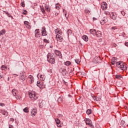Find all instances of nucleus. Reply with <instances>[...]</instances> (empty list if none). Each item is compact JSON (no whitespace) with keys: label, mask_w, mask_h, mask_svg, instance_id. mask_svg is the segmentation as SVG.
Returning <instances> with one entry per match:
<instances>
[{"label":"nucleus","mask_w":128,"mask_h":128,"mask_svg":"<svg viewBox=\"0 0 128 128\" xmlns=\"http://www.w3.org/2000/svg\"><path fill=\"white\" fill-rule=\"evenodd\" d=\"M56 57L54 54L48 53L47 55V60L51 64H56Z\"/></svg>","instance_id":"nucleus-1"},{"label":"nucleus","mask_w":128,"mask_h":128,"mask_svg":"<svg viewBox=\"0 0 128 128\" xmlns=\"http://www.w3.org/2000/svg\"><path fill=\"white\" fill-rule=\"evenodd\" d=\"M28 95L30 98H32V100H36L38 98V96L36 95V92L34 91H29Z\"/></svg>","instance_id":"nucleus-2"},{"label":"nucleus","mask_w":128,"mask_h":128,"mask_svg":"<svg viewBox=\"0 0 128 128\" xmlns=\"http://www.w3.org/2000/svg\"><path fill=\"white\" fill-rule=\"evenodd\" d=\"M86 124H88L90 127L92 128H94V126L92 125V120L88 118H86L84 120Z\"/></svg>","instance_id":"nucleus-3"},{"label":"nucleus","mask_w":128,"mask_h":128,"mask_svg":"<svg viewBox=\"0 0 128 128\" xmlns=\"http://www.w3.org/2000/svg\"><path fill=\"white\" fill-rule=\"evenodd\" d=\"M42 36H48V32H46V28L43 26L41 30Z\"/></svg>","instance_id":"nucleus-4"},{"label":"nucleus","mask_w":128,"mask_h":128,"mask_svg":"<svg viewBox=\"0 0 128 128\" xmlns=\"http://www.w3.org/2000/svg\"><path fill=\"white\" fill-rule=\"evenodd\" d=\"M20 79L22 80H26V72H20Z\"/></svg>","instance_id":"nucleus-5"},{"label":"nucleus","mask_w":128,"mask_h":128,"mask_svg":"<svg viewBox=\"0 0 128 128\" xmlns=\"http://www.w3.org/2000/svg\"><path fill=\"white\" fill-rule=\"evenodd\" d=\"M54 52L56 56H59L60 58H62V52H60V50H54Z\"/></svg>","instance_id":"nucleus-6"},{"label":"nucleus","mask_w":128,"mask_h":128,"mask_svg":"<svg viewBox=\"0 0 128 128\" xmlns=\"http://www.w3.org/2000/svg\"><path fill=\"white\" fill-rule=\"evenodd\" d=\"M120 68L122 70H126V66L123 62H121V65Z\"/></svg>","instance_id":"nucleus-7"},{"label":"nucleus","mask_w":128,"mask_h":128,"mask_svg":"<svg viewBox=\"0 0 128 128\" xmlns=\"http://www.w3.org/2000/svg\"><path fill=\"white\" fill-rule=\"evenodd\" d=\"M92 98L94 100H96V102H100L102 100V98H96V96H94V95L92 94H91Z\"/></svg>","instance_id":"nucleus-8"},{"label":"nucleus","mask_w":128,"mask_h":128,"mask_svg":"<svg viewBox=\"0 0 128 128\" xmlns=\"http://www.w3.org/2000/svg\"><path fill=\"white\" fill-rule=\"evenodd\" d=\"M36 38H40V29H36L34 31Z\"/></svg>","instance_id":"nucleus-9"},{"label":"nucleus","mask_w":128,"mask_h":128,"mask_svg":"<svg viewBox=\"0 0 128 128\" xmlns=\"http://www.w3.org/2000/svg\"><path fill=\"white\" fill-rule=\"evenodd\" d=\"M37 112H38V110H36V108H33L31 110V116H34L36 114Z\"/></svg>","instance_id":"nucleus-10"},{"label":"nucleus","mask_w":128,"mask_h":128,"mask_svg":"<svg viewBox=\"0 0 128 128\" xmlns=\"http://www.w3.org/2000/svg\"><path fill=\"white\" fill-rule=\"evenodd\" d=\"M95 34L98 38H102V32L100 30L96 31V32H95Z\"/></svg>","instance_id":"nucleus-11"},{"label":"nucleus","mask_w":128,"mask_h":128,"mask_svg":"<svg viewBox=\"0 0 128 128\" xmlns=\"http://www.w3.org/2000/svg\"><path fill=\"white\" fill-rule=\"evenodd\" d=\"M106 6H108V4L106 2H103L101 4V6L102 8V10H106L108 8V7H106Z\"/></svg>","instance_id":"nucleus-12"},{"label":"nucleus","mask_w":128,"mask_h":128,"mask_svg":"<svg viewBox=\"0 0 128 128\" xmlns=\"http://www.w3.org/2000/svg\"><path fill=\"white\" fill-rule=\"evenodd\" d=\"M60 70L63 76H66V68H61Z\"/></svg>","instance_id":"nucleus-13"},{"label":"nucleus","mask_w":128,"mask_h":128,"mask_svg":"<svg viewBox=\"0 0 128 128\" xmlns=\"http://www.w3.org/2000/svg\"><path fill=\"white\" fill-rule=\"evenodd\" d=\"M24 24H25L26 26V27L27 28H28V30H30L31 26L30 25V23L28 21H24Z\"/></svg>","instance_id":"nucleus-14"},{"label":"nucleus","mask_w":128,"mask_h":128,"mask_svg":"<svg viewBox=\"0 0 128 128\" xmlns=\"http://www.w3.org/2000/svg\"><path fill=\"white\" fill-rule=\"evenodd\" d=\"M56 122L57 124V126H58V128H62V125L60 124V119L56 118Z\"/></svg>","instance_id":"nucleus-15"},{"label":"nucleus","mask_w":128,"mask_h":128,"mask_svg":"<svg viewBox=\"0 0 128 128\" xmlns=\"http://www.w3.org/2000/svg\"><path fill=\"white\" fill-rule=\"evenodd\" d=\"M38 104H39V108H42L44 107V104H42V100L39 99L38 100Z\"/></svg>","instance_id":"nucleus-16"},{"label":"nucleus","mask_w":128,"mask_h":128,"mask_svg":"<svg viewBox=\"0 0 128 128\" xmlns=\"http://www.w3.org/2000/svg\"><path fill=\"white\" fill-rule=\"evenodd\" d=\"M12 94H13L14 96H17L18 94V90L16 89H13L12 90Z\"/></svg>","instance_id":"nucleus-17"},{"label":"nucleus","mask_w":128,"mask_h":128,"mask_svg":"<svg viewBox=\"0 0 128 128\" xmlns=\"http://www.w3.org/2000/svg\"><path fill=\"white\" fill-rule=\"evenodd\" d=\"M28 78H29V80L30 82V84H32L34 82V76L32 75H30L28 76Z\"/></svg>","instance_id":"nucleus-18"},{"label":"nucleus","mask_w":128,"mask_h":128,"mask_svg":"<svg viewBox=\"0 0 128 128\" xmlns=\"http://www.w3.org/2000/svg\"><path fill=\"white\" fill-rule=\"evenodd\" d=\"M2 114L4 116H8V113L6 110H2Z\"/></svg>","instance_id":"nucleus-19"},{"label":"nucleus","mask_w":128,"mask_h":128,"mask_svg":"<svg viewBox=\"0 0 128 128\" xmlns=\"http://www.w3.org/2000/svg\"><path fill=\"white\" fill-rule=\"evenodd\" d=\"M82 38L84 40V42H88V37L86 35H84L82 36Z\"/></svg>","instance_id":"nucleus-20"},{"label":"nucleus","mask_w":128,"mask_h":128,"mask_svg":"<svg viewBox=\"0 0 128 128\" xmlns=\"http://www.w3.org/2000/svg\"><path fill=\"white\" fill-rule=\"evenodd\" d=\"M96 30L94 29H90V32L91 34H96Z\"/></svg>","instance_id":"nucleus-21"},{"label":"nucleus","mask_w":128,"mask_h":128,"mask_svg":"<svg viewBox=\"0 0 128 128\" xmlns=\"http://www.w3.org/2000/svg\"><path fill=\"white\" fill-rule=\"evenodd\" d=\"M92 110L90 109H88L86 111V114H88V116H90V114H92Z\"/></svg>","instance_id":"nucleus-22"},{"label":"nucleus","mask_w":128,"mask_h":128,"mask_svg":"<svg viewBox=\"0 0 128 128\" xmlns=\"http://www.w3.org/2000/svg\"><path fill=\"white\" fill-rule=\"evenodd\" d=\"M64 64L65 66H70V64H72V62L70 61H66V62H64Z\"/></svg>","instance_id":"nucleus-23"},{"label":"nucleus","mask_w":128,"mask_h":128,"mask_svg":"<svg viewBox=\"0 0 128 128\" xmlns=\"http://www.w3.org/2000/svg\"><path fill=\"white\" fill-rule=\"evenodd\" d=\"M116 59L115 58H112V64H116Z\"/></svg>","instance_id":"nucleus-24"},{"label":"nucleus","mask_w":128,"mask_h":128,"mask_svg":"<svg viewBox=\"0 0 128 128\" xmlns=\"http://www.w3.org/2000/svg\"><path fill=\"white\" fill-rule=\"evenodd\" d=\"M56 10H60V8L61 6H60V4L57 3V4H56Z\"/></svg>","instance_id":"nucleus-25"},{"label":"nucleus","mask_w":128,"mask_h":128,"mask_svg":"<svg viewBox=\"0 0 128 128\" xmlns=\"http://www.w3.org/2000/svg\"><path fill=\"white\" fill-rule=\"evenodd\" d=\"M4 34H6V30L4 29H3L0 32V36H4Z\"/></svg>","instance_id":"nucleus-26"},{"label":"nucleus","mask_w":128,"mask_h":128,"mask_svg":"<svg viewBox=\"0 0 128 128\" xmlns=\"http://www.w3.org/2000/svg\"><path fill=\"white\" fill-rule=\"evenodd\" d=\"M122 78V75H118V74H116V78L117 80H120V78Z\"/></svg>","instance_id":"nucleus-27"},{"label":"nucleus","mask_w":128,"mask_h":128,"mask_svg":"<svg viewBox=\"0 0 128 128\" xmlns=\"http://www.w3.org/2000/svg\"><path fill=\"white\" fill-rule=\"evenodd\" d=\"M56 36V38H58L60 40V42H62V36L57 34Z\"/></svg>","instance_id":"nucleus-28"},{"label":"nucleus","mask_w":128,"mask_h":128,"mask_svg":"<svg viewBox=\"0 0 128 128\" xmlns=\"http://www.w3.org/2000/svg\"><path fill=\"white\" fill-rule=\"evenodd\" d=\"M58 102H62V96H59Z\"/></svg>","instance_id":"nucleus-29"},{"label":"nucleus","mask_w":128,"mask_h":128,"mask_svg":"<svg viewBox=\"0 0 128 128\" xmlns=\"http://www.w3.org/2000/svg\"><path fill=\"white\" fill-rule=\"evenodd\" d=\"M40 78H41V80H46V76L44 75H40Z\"/></svg>","instance_id":"nucleus-30"},{"label":"nucleus","mask_w":128,"mask_h":128,"mask_svg":"<svg viewBox=\"0 0 128 128\" xmlns=\"http://www.w3.org/2000/svg\"><path fill=\"white\" fill-rule=\"evenodd\" d=\"M24 112H28V108L26 107L23 110Z\"/></svg>","instance_id":"nucleus-31"},{"label":"nucleus","mask_w":128,"mask_h":128,"mask_svg":"<svg viewBox=\"0 0 128 128\" xmlns=\"http://www.w3.org/2000/svg\"><path fill=\"white\" fill-rule=\"evenodd\" d=\"M55 32L56 34H62V32L58 28L55 30Z\"/></svg>","instance_id":"nucleus-32"},{"label":"nucleus","mask_w":128,"mask_h":128,"mask_svg":"<svg viewBox=\"0 0 128 128\" xmlns=\"http://www.w3.org/2000/svg\"><path fill=\"white\" fill-rule=\"evenodd\" d=\"M16 100H20L22 98V96L18 95V94H17V95L16 96Z\"/></svg>","instance_id":"nucleus-33"},{"label":"nucleus","mask_w":128,"mask_h":128,"mask_svg":"<svg viewBox=\"0 0 128 128\" xmlns=\"http://www.w3.org/2000/svg\"><path fill=\"white\" fill-rule=\"evenodd\" d=\"M22 14H25V15L28 14V11L26 10H23Z\"/></svg>","instance_id":"nucleus-34"},{"label":"nucleus","mask_w":128,"mask_h":128,"mask_svg":"<svg viewBox=\"0 0 128 128\" xmlns=\"http://www.w3.org/2000/svg\"><path fill=\"white\" fill-rule=\"evenodd\" d=\"M45 10L46 12H50V6H48L46 8H45Z\"/></svg>","instance_id":"nucleus-35"},{"label":"nucleus","mask_w":128,"mask_h":128,"mask_svg":"<svg viewBox=\"0 0 128 128\" xmlns=\"http://www.w3.org/2000/svg\"><path fill=\"white\" fill-rule=\"evenodd\" d=\"M111 18L112 20H116V16L114 14H112V16H111Z\"/></svg>","instance_id":"nucleus-36"},{"label":"nucleus","mask_w":128,"mask_h":128,"mask_svg":"<svg viewBox=\"0 0 128 128\" xmlns=\"http://www.w3.org/2000/svg\"><path fill=\"white\" fill-rule=\"evenodd\" d=\"M116 66H118V68H120V65L122 64V62H116Z\"/></svg>","instance_id":"nucleus-37"},{"label":"nucleus","mask_w":128,"mask_h":128,"mask_svg":"<svg viewBox=\"0 0 128 128\" xmlns=\"http://www.w3.org/2000/svg\"><path fill=\"white\" fill-rule=\"evenodd\" d=\"M43 41L44 42H46V44H50V40H48L47 39L44 38V39Z\"/></svg>","instance_id":"nucleus-38"},{"label":"nucleus","mask_w":128,"mask_h":128,"mask_svg":"<svg viewBox=\"0 0 128 128\" xmlns=\"http://www.w3.org/2000/svg\"><path fill=\"white\" fill-rule=\"evenodd\" d=\"M74 61L76 62V64H78L80 62V59H76Z\"/></svg>","instance_id":"nucleus-39"},{"label":"nucleus","mask_w":128,"mask_h":128,"mask_svg":"<svg viewBox=\"0 0 128 128\" xmlns=\"http://www.w3.org/2000/svg\"><path fill=\"white\" fill-rule=\"evenodd\" d=\"M67 34L68 36L72 34V30H68V31L67 32Z\"/></svg>","instance_id":"nucleus-40"},{"label":"nucleus","mask_w":128,"mask_h":128,"mask_svg":"<svg viewBox=\"0 0 128 128\" xmlns=\"http://www.w3.org/2000/svg\"><path fill=\"white\" fill-rule=\"evenodd\" d=\"M125 121L124 120H122L120 122V124L121 126H124V124H125Z\"/></svg>","instance_id":"nucleus-41"},{"label":"nucleus","mask_w":128,"mask_h":128,"mask_svg":"<svg viewBox=\"0 0 128 128\" xmlns=\"http://www.w3.org/2000/svg\"><path fill=\"white\" fill-rule=\"evenodd\" d=\"M104 19L102 20V22H104L102 23V24H105V22H108V20L106 19V18H104Z\"/></svg>","instance_id":"nucleus-42"},{"label":"nucleus","mask_w":128,"mask_h":128,"mask_svg":"<svg viewBox=\"0 0 128 128\" xmlns=\"http://www.w3.org/2000/svg\"><path fill=\"white\" fill-rule=\"evenodd\" d=\"M121 14H122V16H124L126 14V12L124 11H122Z\"/></svg>","instance_id":"nucleus-43"},{"label":"nucleus","mask_w":128,"mask_h":128,"mask_svg":"<svg viewBox=\"0 0 128 128\" xmlns=\"http://www.w3.org/2000/svg\"><path fill=\"white\" fill-rule=\"evenodd\" d=\"M4 103H0V106H4Z\"/></svg>","instance_id":"nucleus-44"},{"label":"nucleus","mask_w":128,"mask_h":128,"mask_svg":"<svg viewBox=\"0 0 128 128\" xmlns=\"http://www.w3.org/2000/svg\"><path fill=\"white\" fill-rule=\"evenodd\" d=\"M48 6H48V4H44V8H47Z\"/></svg>","instance_id":"nucleus-45"},{"label":"nucleus","mask_w":128,"mask_h":128,"mask_svg":"<svg viewBox=\"0 0 128 128\" xmlns=\"http://www.w3.org/2000/svg\"><path fill=\"white\" fill-rule=\"evenodd\" d=\"M22 8H24L26 6V4L24 3L22 4Z\"/></svg>","instance_id":"nucleus-46"},{"label":"nucleus","mask_w":128,"mask_h":128,"mask_svg":"<svg viewBox=\"0 0 128 128\" xmlns=\"http://www.w3.org/2000/svg\"><path fill=\"white\" fill-rule=\"evenodd\" d=\"M112 30H116V26H113L112 27Z\"/></svg>","instance_id":"nucleus-47"},{"label":"nucleus","mask_w":128,"mask_h":128,"mask_svg":"<svg viewBox=\"0 0 128 128\" xmlns=\"http://www.w3.org/2000/svg\"><path fill=\"white\" fill-rule=\"evenodd\" d=\"M2 70H4V68H6L4 66H2Z\"/></svg>","instance_id":"nucleus-48"},{"label":"nucleus","mask_w":128,"mask_h":128,"mask_svg":"<svg viewBox=\"0 0 128 128\" xmlns=\"http://www.w3.org/2000/svg\"><path fill=\"white\" fill-rule=\"evenodd\" d=\"M40 82H37V86H40Z\"/></svg>","instance_id":"nucleus-49"},{"label":"nucleus","mask_w":128,"mask_h":128,"mask_svg":"<svg viewBox=\"0 0 128 128\" xmlns=\"http://www.w3.org/2000/svg\"><path fill=\"white\" fill-rule=\"evenodd\" d=\"M125 46H128V42H126L125 44H124Z\"/></svg>","instance_id":"nucleus-50"},{"label":"nucleus","mask_w":128,"mask_h":128,"mask_svg":"<svg viewBox=\"0 0 128 128\" xmlns=\"http://www.w3.org/2000/svg\"><path fill=\"white\" fill-rule=\"evenodd\" d=\"M64 84H66V86H68V82H66V81L64 80Z\"/></svg>","instance_id":"nucleus-51"},{"label":"nucleus","mask_w":128,"mask_h":128,"mask_svg":"<svg viewBox=\"0 0 128 128\" xmlns=\"http://www.w3.org/2000/svg\"><path fill=\"white\" fill-rule=\"evenodd\" d=\"M9 128H14V126L12 125H10Z\"/></svg>","instance_id":"nucleus-52"},{"label":"nucleus","mask_w":128,"mask_h":128,"mask_svg":"<svg viewBox=\"0 0 128 128\" xmlns=\"http://www.w3.org/2000/svg\"><path fill=\"white\" fill-rule=\"evenodd\" d=\"M42 12H44L46 11H45L44 9H42Z\"/></svg>","instance_id":"nucleus-53"},{"label":"nucleus","mask_w":128,"mask_h":128,"mask_svg":"<svg viewBox=\"0 0 128 128\" xmlns=\"http://www.w3.org/2000/svg\"><path fill=\"white\" fill-rule=\"evenodd\" d=\"M98 20L96 18L94 17L93 18V20Z\"/></svg>","instance_id":"nucleus-54"},{"label":"nucleus","mask_w":128,"mask_h":128,"mask_svg":"<svg viewBox=\"0 0 128 128\" xmlns=\"http://www.w3.org/2000/svg\"><path fill=\"white\" fill-rule=\"evenodd\" d=\"M2 75H1L0 74V78H2Z\"/></svg>","instance_id":"nucleus-55"},{"label":"nucleus","mask_w":128,"mask_h":128,"mask_svg":"<svg viewBox=\"0 0 128 128\" xmlns=\"http://www.w3.org/2000/svg\"><path fill=\"white\" fill-rule=\"evenodd\" d=\"M55 16H58V12H56L55 13Z\"/></svg>","instance_id":"nucleus-56"},{"label":"nucleus","mask_w":128,"mask_h":128,"mask_svg":"<svg viewBox=\"0 0 128 128\" xmlns=\"http://www.w3.org/2000/svg\"><path fill=\"white\" fill-rule=\"evenodd\" d=\"M8 17L13 18L12 16V15L9 16Z\"/></svg>","instance_id":"nucleus-57"},{"label":"nucleus","mask_w":128,"mask_h":128,"mask_svg":"<svg viewBox=\"0 0 128 128\" xmlns=\"http://www.w3.org/2000/svg\"><path fill=\"white\" fill-rule=\"evenodd\" d=\"M14 76H18V74H14Z\"/></svg>","instance_id":"nucleus-58"},{"label":"nucleus","mask_w":128,"mask_h":128,"mask_svg":"<svg viewBox=\"0 0 128 128\" xmlns=\"http://www.w3.org/2000/svg\"><path fill=\"white\" fill-rule=\"evenodd\" d=\"M65 16H66V13L65 14Z\"/></svg>","instance_id":"nucleus-59"},{"label":"nucleus","mask_w":128,"mask_h":128,"mask_svg":"<svg viewBox=\"0 0 128 128\" xmlns=\"http://www.w3.org/2000/svg\"><path fill=\"white\" fill-rule=\"evenodd\" d=\"M38 74H38V75H37L38 78Z\"/></svg>","instance_id":"nucleus-60"},{"label":"nucleus","mask_w":128,"mask_h":128,"mask_svg":"<svg viewBox=\"0 0 128 128\" xmlns=\"http://www.w3.org/2000/svg\"><path fill=\"white\" fill-rule=\"evenodd\" d=\"M50 72H52V70H50Z\"/></svg>","instance_id":"nucleus-61"},{"label":"nucleus","mask_w":128,"mask_h":128,"mask_svg":"<svg viewBox=\"0 0 128 128\" xmlns=\"http://www.w3.org/2000/svg\"><path fill=\"white\" fill-rule=\"evenodd\" d=\"M5 2L6 4V1Z\"/></svg>","instance_id":"nucleus-62"},{"label":"nucleus","mask_w":128,"mask_h":128,"mask_svg":"<svg viewBox=\"0 0 128 128\" xmlns=\"http://www.w3.org/2000/svg\"><path fill=\"white\" fill-rule=\"evenodd\" d=\"M22 16H24L22 15Z\"/></svg>","instance_id":"nucleus-63"},{"label":"nucleus","mask_w":128,"mask_h":128,"mask_svg":"<svg viewBox=\"0 0 128 128\" xmlns=\"http://www.w3.org/2000/svg\"><path fill=\"white\" fill-rule=\"evenodd\" d=\"M101 24H102V22H101Z\"/></svg>","instance_id":"nucleus-64"}]
</instances>
